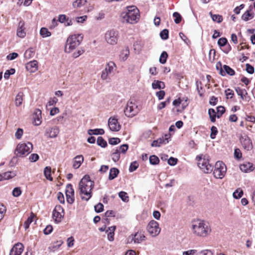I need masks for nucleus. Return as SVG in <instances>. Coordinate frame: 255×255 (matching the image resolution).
<instances>
[{
  "label": "nucleus",
  "mask_w": 255,
  "mask_h": 255,
  "mask_svg": "<svg viewBox=\"0 0 255 255\" xmlns=\"http://www.w3.org/2000/svg\"><path fill=\"white\" fill-rule=\"evenodd\" d=\"M64 216V210L60 205H56L53 211L52 217L56 223H60Z\"/></svg>",
  "instance_id": "nucleus-12"
},
{
  "label": "nucleus",
  "mask_w": 255,
  "mask_h": 255,
  "mask_svg": "<svg viewBox=\"0 0 255 255\" xmlns=\"http://www.w3.org/2000/svg\"><path fill=\"white\" fill-rule=\"evenodd\" d=\"M169 138V134H165L164 137H160L157 140H153L151 143V146L159 147L161 144H165L169 142L168 139Z\"/></svg>",
  "instance_id": "nucleus-15"
},
{
  "label": "nucleus",
  "mask_w": 255,
  "mask_h": 255,
  "mask_svg": "<svg viewBox=\"0 0 255 255\" xmlns=\"http://www.w3.org/2000/svg\"><path fill=\"white\" fill-rule=\"evenodd\" d=\"M153 89H163L165 88V86L164 83L158 80H154L152 84Z\"/></svg>",
  "instance_id": "nucleus-27"
},
{
  "label": "nucleus",
  "mask_w": 255,
  "mask_h": 255,
  "mask_svg": "<svg viewBox=\"0 0 255 255\" xmlns=\"http://www.w3.org/2000/svg\"><path fill=\"white\" fill-rule=\"evenodd\" d=\"M108 125L110 130L113 131H118L121 128L118 120L115 118H110L108 121Z\"/></svg>",
  "instance_id": "nucleus-16"
},
{
  "label": "nucleus",
  "mask_w": 255,
  "mask_h": 255,
  "mask_svg": "<svg viewBox=\"0 0 255 255\" xmlns=\"http://www.w3.org/2000/svg\"><path fill=\"white\" fill-rule=\"evenodd\" d=\"M22 134L23 129L22 128H18L15 133V136L17 139H19L21 138Z\"/></svg>",
  "instance_id": "nucleus-63"
},
{
  "label": "nucleus",
  "mask_w": 255,
  "mask_h": 255,
  "mask_svg": "<svg viewBox=\"0 0 255 255\" xmlns=\"http://www.w3.org/2000/svg\"><path fill=\"white\" fill-rule=\"evenodd\" d=\"M116 65L113 61H110L107 63L105 69L101 72V78L102 80H105L108 79V77L116 69Z\"/></svg>",
  "instance_id": "nucleus-10"
},
{
  "label": "nucleus",
  "mask_w": 255,
  "mask_h": 255,
  "mask_svg": "<svg viewBox=\"0 0 255 255\" xmlns=\"http://www.w3.org/2000/svg\"><path fill=\"white\" fill-rule=\"evenodd\" d=\"M58 21L60 23H64L65 26H70L72 25V20L69 19L65 14H60L58 16Z\"/></svg>",
  "instance_id": "nucleus-21"
},
{
  "label": "nucleus",
  "mask_w": 255,
  "mask_h": 255,
  "mask_svg": "<svg viewBox=\"0 0 255 255\" xmlns=\"http://www.w3.org/2000/svg\"><path fill=\"white\" fill-rule=\"evenodd\" d=\"M218 133L217 128L215 126H212L211 128L210 137L212 139H214Z\"/></svg>",
  "instance_id": "nucleus-51"
},
{
  "label": "nucleus",
  "mask_w": 255,
  "mask_h": 255,
  "mask_svg": "<svg viewBox=\"0 0 255 255\" xmlns=\"http://www.w3.org/2000/svg\"><path fill=\"white\" fill-rule=\"evenodd\" d=\"M223 70L224 71L225 74H227L230 76H233L235 73V71L232 68L226 65H224L223 66Z\"/></svg>",
  "instance_id": "nucleus-38"
},
{
  "label": "nucleus",
  "mask_w": 255,
  "mask_h": 255,
  "mask_svg": "<svg viewBox=\"0 0 255 255\" xmlns=\"http://www.w3.org/2000/svg\"><path fill=\"white\" fill-rule=\"evenodd\" d=\"M95 212L97 213H100L104 210V205L101 203H99L94 207Z\"/></svg>",
  "instance_id": "nucleus-54"
},
{
  "label": "nucleus",
  "mask_w": 255,
  "mask_h": 255,
  "mask_svg": "<svg viewBox=\"0 0 255 255\" xmlns=\"http://www.w3.org/2000/svg\"><path fill=\"white\" fill-rule=\"evenodd\" d=\"M242 152L240 149L236 148L234 150V156L237 159H239L242 157Z\"/></svg>",
  "instance_id": "nucleus-62"
},
{
  "label": "nucleus",
  "mask_w": 255,
  "mask_h": 255,
  "mask_svg": "<svg viewBox=\"0 0 255 255\" xmlns=\"http://www.w3.org/2000/svg\"><path fill=\"white\" fill-rule=\"evenodd\" d=\"M217 112H218V115H217V117L218 118H219L225 113V108H224V107L221 106H219L218 107H217Z\"/></svg>",
  "instance_id": "nucleus-55"
},
{
  "label": "nucleus",
  "mask_w": 255,
  "mask_h": 255,
  "mask_svg": "<svg viewBox=\"0 0 255 255\" xmlns=\"http://www.w3.org/2000/svg\"><path fill=\"white\" fill-rule=\"evenodd\" d=\"M24 22L23 21H20L18 23V27L17 29V35L20 37L23 38L26 35V33L24 31Z\"/></svg>",
  "instance_id": "nucleus-19"
},
{
  "label": "nucleus",
  "mask_w": 255,
  "mask_h": 255,
  "mask_svg": "<svg viewBox=\"0 0 255 255\" xmlns=\"http://www.w3.org/2000/svg\"><path fill=\"white\" fill-rule=\"evenodd\" d=\"M16 175L15 173L13 172L8 171L0 174V181L3 180H8Z\"/></svg>",
  "instance_id": "nucleus-24"
},
{
  "label": "nucleus",
  "mask_w": 255,
  "mask_h": 255,
  "mask_svg": "<svg viewBox=\"0 0 255 255\" xmlns=\"http://www.w3.org/2000/svg\"><path fill=\"white\" fill-rule=\"evenodd\" d=\"M147 229L149 233L153 237L157 236L160 232L158 223L154 220H152L148 223Z\"/></svg>",
  "instance_id": "nucleus-11"
},
{
  "label": "nucleus",
  "mask_w": 255,
  "mask_h": 255,
  "mask_svg": "<svg viewBox=\"0 0 255 255\" xmlns=\"http://www.w3.org/2000/svg\"><path fill=\"white\" fill-rule=\"evenodd\" d=\"M138 163L137 161H134L133 162H132L129 166V171L130 172H132L134 171H135L138 167Z\"/></svg>",
  "instance_id": "nucleus-49"
},
{
  "label": "nucleus",
  "mask_w": 255,
  "mask_h": 255,
  "mask_svg": "<svg viewBox=\"0 0 255 255\" xmlns=\"http://www.w3.org/2000/svg\"><path fill=\"white\" fill-rule=\"evenodd\" d=\"M37 61L36 60H33L28 62L26 65V68L30 72H34L38 69Z\"/></svg>",
  "instance_id": "nucleus-20"
},
{
  "label": "nucleus",
  "mask_w": 255,
  "mask_h": 255,
  "mask_svg": "<svg viewBox=\"0 0 255 255\" xmlns=\"http://www.w3.org/2000/svg\"><path fill=\"white\" fill-rule=\"evenodd\" d=\"M173 16L175 18L174 22L176 24L179 23L182 19L181 15L177 12H174L173 14Z\"/></svg>",
  "instance_id": "nucleus-50"
},
{
  "label": "nucleus",
  "mask_w": 255,
  "mask_h": 255,
  "mask_svg": "<svg viewBox=\"0 0 255 255\" xmlns=\"http://www.w3.org/2000/svg\"><path fill=\"white\" fill-rule=\"evenodd\" d=\"M51 168L50 166H46L44 169V175L45 178L50 181H52L53 178L51 176Z\"/></svg>",
  "instance_id": "nucleus-33"
},
{
  "label": "nucleus",
  "mask_w": 255,
  "mask_h": 255,
  "mask_svg": "<svg viewBox=\"0 0 255 255\" xmlns=\"http://www.w3.org/2000/svg\"><path fill=\"white\" fill-rule=\"evenodd\" d=\"M40 34L43 37H46L51 35V32L47 28L42 27L40 30Z\"/></svg>",
  "instance_id": "nucleus-39"
},
{
  "label": "nucleus",
  "mask_w": 255,
  "mask_h": 255,
  "mask_svg": "<svg viewBox=\"0 0 255 255\" xmlns=\"http://www.w3.org/2000/svg\"><path fill=\"white\" fill-rule=\"evenodd\" d=\"M83 39V37L80 34L69 36L65 46V51L67 53H70L80 44Z\"/></svg>",
  "instance_id": "nucleus-3"
},
{
  "label": "nucleus",
  "mask_w": 255,
  "mask_h": 255,
  "mask_svg": "<svg viewBox=\"0 0 255 255\" xmlns=\"http://www.w3.org/2000/svg\"><path fill=\"white\" fill-rule=\"evenodd\" d=\"M197 159L198 161V167L202 170L204 172L209 173L213 171V167L212 164L209 163V160L207 158H206L205 156L203 158L201 156H198L197 157Z\"/></svg>",
  "instance_id": "nucleus-7"
},
{
  "label": "nucleus",
  "mask_w": 255,
  "mask_h": 255,
  "mask_svg": "<svg viewBox=\"0 0 255 255\" xmlns=\"http://www.w3.org/2000/svg\"><path fill=\"white\" fill-rule=\"evenodd\" d=\"M21 194V191L20 187H15L12 191V195L14 197H18Z\"/></svg>",
  "instance_id": "nucleus-56"
},
{
  "label": "nucleus",
  "mask_w": 255,
  "mask_h": 255,
  "mask_svg": "<svg viewBox=\"0 0 255 255\" xmlns=\"http://www.w3.org/2000/svg\"><path fill=\"white\" fill-rule=\"evenodd\" d=\"M97 143L98 145L102 147H105L107 145V141L102 136H99L98 137Z\"/></svg>",
  "instance_id": "nucleus-40"
},
{
  "label": "nucleus",
  "mask_w": 255,
  "mask_h": 255,
  "mask_svg": "<svg viewBox=\"0 0 255 255\" xmlns=\"http://www.w3.org/2000/svg\"><path fill=\"white\" fill-rule=\"evenodd\" d=\"M120 142V139L118 137H112L109 139V143L111 145H116Z\"/></svg>",
  "instance_id": "nucleus-52"
},
{
  "label": "nucleus",
  "mask_w": 255,
  "mask_h": 255,
  "mask_svg": "<svg viewBox=\"0 0 255 255\" xmlns=\"http://www.w3.org/2000/svg\"><path fill=\"white\" fill-rule=\"evenodd\" d=\"M177 159L173 157H170L168 160V163L171 166L175 165L177 162Z\"/></svg>",
  "instance_id": "nucleus-64"
},
{
  "label": "nucleus",
  "mask_w": 255,
  "mask_h": 255,
  "mask_svg": "<svg viewBox=\"0 0 255 255\" xmlns=\"http://www.w3.org/2000/svg\"><path fill=\"white\" fill-rule=\"evenodd\" d=\"M168 57V54L166 52L163 51L160 55L159 58V62L161 64H165L166 62L167 58Z\"/></svg>",
  "instance_id": "nucleus-44"
},
{
  "label": "nucleus",
  "mask_w": 255,
  "mask_h": 255,
  "mask_svg": "<svg viewBox=\"0 0 255 255\" xmlns=\"http://www.w3.org/2000/svg\"><path fill=\"white\" fill-rule=\"evenodd\" d=\"M15 73V69L11 68L10 70H7L4 74V78L5 79L9 78L10 75L13 74Z\"/></svg>",
  "instance_id": "nucleus-53"
},
{
  "label": "nucleus",
  "mask_w": 255,
  "mask_h": 255,
  "mask_svg": "<svg viewBox=\"0 0 255 255\" xmlns=\"http://www.w3.org/2000/svg\"><path fill=\"white\" fill-rule=\"evenodd\" d=\"M191 229L193 233L195 236L202 237H207L211 231L209 223L207 222L200 220L193 221Z\"/></svg>",
  "instance_id": "nucleus-2"
},
{
  "label": "nucleus",
  "mask_w": 255,
  "mask_h": 255,
  "mask_svg": "<svg viewBox=\"0 0 255 255\" xmlns=\"http://www.w3.org/2000/svg\"><path fill=\"white\" fill-rule=\"evenodd\" d=\"M128 144H124L122 145L118 149L120 150V153H125L128 149Z\"/></svg>",
  "instance_id": "nucleus-59"
},
{
  "label": "nucleus",
  "mask_w": 255,
  "mask_h": 255,
  "mask_svg": "<svg viewBox=\"0 0 255 255\" xmlns=\"http://www.w3.org/2000/svg\"><path fill=\"white\" fill-rule=\"evenodd\" d=\"M32 147V144L30 142L19 143L14 150V154L16 157H24L31 152Z\"/></svg>",
  "instance_id": "nucleus-5"
},
{
  "label": "nucleus",
  "mask_w": 255,
  "mask_h": 255,
  "mask_svg": "<svg viewBox=\"0 0 255 255\" xmlns=\"http://www.w3.org/2000/svg\"><path fill=\"white\" fill-rule=\"evenodd\" d=\"M208 114L210 116L211 121L214 123L216 121V117L215 111L213 109H210L208 110Z\"/></svg>",
  "instance_id": "nucleus-41"
},
{
  "label": "nucleus",
  "mask_w": 255,
  "mask_h": 255,
  "mask_svg": "<svg viewBox=\"0 0 255 255\" xmlns=\"http://www.w3.org/2000/svg\"><path fill=\"white\" fill-rule=\"evenodd\" d=\"M34 217L33 213H31V215L27 218V220L24 222V226L25 229L28 228L29 225L32 222Z\"/></svg>",
  "instance_id": "nucleus-46"
},
{
  "label": "nucleus",
  "mask_w": 255,
  "mask_h": 255,
  "mask_svg": "<svg viewBox=\"0 0 255 255\" xmlns=\"http://www.w3.org/2000/svg\"><path fill=\"white\" fill-rule=\"evenodd\" d=\"M145 236L140 233H136L134 234V237L132 238L134 243L139 244L144 240Z\"/></svg>",
  "instance_id": "nucleus-26"
},
{
  "label": "nucleus",
  "mask_w": 255,
  "mask_h": 255,
  "mask_svg": "<svg viewBox=\"0 0 255 255\" xmlns=\"http://www.w3.org/2000/svg\"><path fill=\"white\" fill-rule=\"evenodd\" d=\"M84 161V157L82 155H77L73 162V167L75 169H78L81 166Z\"/></svg>",
  "instance_id": "nucleus-22"
},
{
  "label": "nucleus",
  "mask_w": 255,
  "mask_h": 255,
  "mask_svg": "<svg viewBox=\"0 0 255 255\" xmlns=\"http://www.w3.org/2000/svg\"><path fill=\"white\" fill-rule=\"evenodd\" d=\"M254 17V15L250 13V10H247L242 16V18L243 20L247 21Z\"/></svg>",
  "instance_id": "nucleus-36"
},
{
  "label": "nucleus",
  "mask_w": 255,
  "mask_h": 255,
  "mask_svg": "<svg viewBox=\"0 0 255 255\" xmlns=\"http://www.w3.org/2000/svg\"><path fill=\"white\" fill-rule=\"evenodd\" d=\"M41 111L39 109H36L33 116V123L35 126H39L41 123Z\"/></svg>",
  "instance_id": "nucleus-18"
},
{
  "label": "nucleus",
  "mask_w": 255,
  "mask_h": 255,
  "mask_svg": "<svg viewBox=\"0 0 255 255\" xmlns=\"http://www.w3.org/2000/svg\"><path fill=\"white\" fill-rule=\"evenodd\" d=\"M104 133H105V131L102 128H97V129H90L88 130V133L90 135H92V134L102 135V134H104Z\"/></svg>",
  "instance_id": "nucleus-30"
},
{
  "label": "nucleus",
  "mask_w": 255,
  "mask_h": 255,
  "mask_svg": "<svg viewBox=\"0 0 255 255\" xmlns=\"http://www.w3.org/2000/svg\"><path fill=\"white\" fill-rule=\"evenodd\" d=\"M139 111L140 109L136 104L131 100L128 102L124 110L125 116L128 118H132L135 116Z\"/></svg>",
  "instance_id": "nucleus-6"
},
{
  "label": "nucleus",
  "mask_w": 255,
  "mask_h": 255,
  "mask_svg": "<svg viewBox=\"0 0 255 255\" xmlns=\"http://www.w3.org/2000/svg\"><path fill=\"white\" fill-rule=\"evenodd\" d=\"M116 227L113 226L109 228V232L108 233V238L110 241H113L114 240V232Z\"/></svg>",
  "instance_id": "nucleus-32"
},
{
  "label": "nucleus",
  "mask_w": 255,
  "mask_h": 255,
  "mask_svg": "<svg viewBox=\"0 0 255 255\" xmlns=\"http://www.w3.org/2000/svg\"><path fill=\"white\" fill-rule=\"evenodd\" d=\"M243 195V190L239 188L237 189L233 194V197L235 199H239Z\"/></svg>",
  "instance_id": "nucleus-45"
},
{
  "label": "nucleus",
  "mask_w": 255,
  "mask_h": 255,
  "mask_svg": "<svg viewBox=\"0 0 255 255\" xmlns=\"http://www.w3.org/2000/svg\"><path fill=\"white\" fill-rule=\"evenodd\" d=\"M128 11L123 16L124 21L128 23L133 24L137 22L139 19V10L135 6L128 7Z\"/></svg>",
  "instance_id": "nucleus-4"
},
{
  "label": "nucleus",
  "mask_w": 255,
  "mask_h": 255,
  "mask_svg": "<svg viewBox=\"0 0 255 255\" xmlns=\"http://www.w3.org/2000/svg\"><path fill=\"white\" fill-rule=\"evenodd\" d=\"M129 54V50L128 48L127 47L121 52V54L120 55L121 59L123 61H126L128 58Z\"/></svg>",
  "instance_id": "nucleus-29"
},
{
  "label": "nucleus",
  "mask_w": 255,
  "mask_h": 255,
  "mask_svg": "<svg viewBox=\"0 0 255 255\" xmlns=\"http://www.w3.org/2000/svg\"><path fill=\"white\" fill-rule=\"evenodd\" d=\"M240 168L244 172H248L253 170V164L250 162H245L241 164Z\"/></svg>",
  "instance_id": "nucleus-23"
},
{
  "label": "nucleus",
  "mask_w": 255,
  "mask_h": 255,
  "mask_svg": "<svg viewBox=\"0 0 255 255\" xmlns=\"http://www.w3.org/2000/svg\"><path fill=\"white\" fill-rule=\"evenodd\" d=\"M119 38V32L118 31L111 29L108 30L105 34V39L106 42L112 45H116Z\"/></svg>",
  "instance_id": "nucleus-8"
},
{
  "label": "nucleus",
  "mask_w": 255,
  "mask_h": 255,
  "mask_svg": "<svg viewBox=\"0 0 255 255\" xmlns=\"http://www.w3.org/2000/svg\"><path fill=\"white\" fill-rule=\"evenodd\" d=\"M94 186V182L91 180L89 175H85L79 182V190L81 194L84 195L81 196L83 200L88 201L92 197V190Z\"/></svg>",
  "instance_id": "nucleus-1"
},
{
  "label": "nucleus",
  "mask_w": 255,
  "mask_h": 255,
  "mask_svg": "<svg viewBox=\"0 0 255 255\" xmlns=\"http://www.w3.org/2000/svg\"><path fill=\"white\" fill-rule=\"evenodd\" d=\"M240 141L245 149L250 150L252 149V142L247 135H241L240 137Z\"/></svg>",
  "instance_id": "nucleus-13"
},
{
  "label": "nucleus",
  "mask_w": 255,
  "mask_h": 255,
  "mask_svg": "<svg viewBox=\"0 0 255 255\" xmlns=\"http://www.w3.org/2000/svg\"><path fill=\"white\" fill-rule=\"evenodd\" d=\"M59 132V128L55 126L51 128H47L45 135L49 138H55L57 136Z\"/></svg>",
  "instance_id": "nucleus-17"
},
{
  "label": "nucleus",
  "mask_w": 255,
  "mask_h": 255,
  "mask_svg": "<svg viewBox=\"0 0 255 255\" xmlns=\"http://www.w3.org/2000/svg\"><path fill=\"white\" fill-rule=\"evenodd\" d=\"M227 168L225 164L222 161H217L215 165V169L213 174L216 178H223L226 172Z\"/></svg>",
  "instance_id": "nucleus-9"
},
{
  "label": "nucleus",
  "mask_w": 255,
  "mask_h": 255,
  "mask_svg": "<svg viewBox=\"0 0 255 255\" xmlns=\"http://www.w3.org/2000/svg\"><path fill=\"white\" fill-rule=\"evenodd\" d=\"M216 69L220 71L219 73L222 76H225V73L223 70V67H222V64L219 62L216 64Z\"/></svg>",
  "instance_id": "nucleus-57"
},
{
  "label": "nucleus",
  "mask_w": 255,
  "mask_h": 255,
  "mask_svg": "<svg viewBox=\"0 0 255 255\" xmlns=\"http://www.w3.org/2000/svg\"><path fill=\"white\" fill-rule=\"evenodd\" d=\"M209 59L210 61H213L215 60L216 56V51L214 49H211L209 51Z\"/></svg>",
  "instance_id": "nucleus-58"
},
{
  "label": "nucleus",
  "mask_w": 255,
  "mask_h": 255,
  "mask_svg": "<svg viewBox=\"0 0 255 255\" xmlns=\"http://www.w3.org/2000/svg\"><path fill=\"white\" fill-rule=\"evenodd\" d=\"M87 3V0H76L73 2V6L74 8H80L84 6Z\"/></svg>",
  "instance_id": "nucleus-34"
},
{
  "label": "nucleus",
  "mask_w": 255,
  "mask_h": 255,
  "mask_svg": "<svg viewBox=\"0 0 255 255\" xmlns=\"http://www.w3.org/2000/svg\"><path fill=\"white\" fill-rule=\"evenodd\" d=\"M68 194L70 195H74V191L71 184H68L66 186V195Z\"/></svg>",
  "instance_id": "nucleus-47"
},
{
  "label": "nucleus",
  "mask_w": 255,
  "mask_h": 255,
  "mask_svg": "<svg viewBox=\"0 0 255 255\" xmlns=\"http://www.w3.org/2000/svg\"><path fill=\"white\" fill-rule=\"evenodd\" d=\"M168 30L166 29H164L160 32V36L161 39L166 40L168 38Z\"/></svg>",
  "instance_id": "nucleus-48"
},
{
  "label": "nucleus",
  "mask_w": 255,
  "mask_h": 255,
  "mask_svg": "<svg viewBox=\"0 0 255 255\" xmlns=\"http://www.w3.org/2000/svg\"><path fill=\"white\" fill-rule=\"evenodd\" d=\"M149 162L152 165L158 164L159 162L158 157L154 155H152L149 157Z\"/></svg>",
  "instance_id": "nucleus-42"
},
{
  "label": "nucleus",
  "mask_w": 255,
  "mask_h": 255,
  "mask_svg": "<svg viewBox=\"0 0 255 255\" xmlns=\"http://www.w3.org/2000/svg\"><path fill=\"white\" fill-rule=\"evenodd\" d=\"M246 71L248 73H249L250 74H252L254 73L255 69H254V68L253 66H252L251 65H250V64H248V63L246 64Z\"/></svg>",
  "instance_id": "nucleus-61"
},
{
  "label": "nucleus",
  "mask_w": 255,
  "mask_h": 255,
  "mask_svg": "<svg viewBox=\"0 0 255 255\" xmlns=\"http://www.w3.org/2000/svg\"><path fill=\"white\" fill-rule=\"evenodd\" d=\"M119 197L124 202H128L129 200V197L128 196V194L124 191H121L119 193Z\"/></svg>",
  "instance_id": "nucleus-43"
},
{
  "label": "nucleus",
  "mask_w": 255,
  "mask_h": 255,
  "mask_svg": "<svg viewBox=\"0 0 255 255\" xmlns=\"http://www.w3.org/2000/svg\"><path fill=\"white\" fill-rule=\"evenodd\" d=\"M119 173V170L117 168H112L110 169V173L109 175V180H113L115 179Z\"/></svg>",
  "instance_id": "nucleus-28"
},
{
  "label": "nucleus",
  "mask_w": 255,
  "mask_h": 255,
  "mask_svg": "<svg viewBox=\"0 0 255 255\" xmlns=\"http://www.w3.org/2000/svg\"><path fill=\"white\" fill-rule=\"evenodd\" d=\"M24 246L22 244L17 243L15 244L10 251L9 255H21L23 252Z\"/></svg>",
  "instance_id": "nucleus-14"
},
{
  "label": "nucleus",
  "mask_w": 255,
  "mask_h": 255,
  "mask_svg": "<svg viewBox=\"0 0 255 255\" xmlns=\"http://www.w3.org/2000/svg\"><path fill=\"white\" fill-rule=\"evenodd\" d=\"M35 50L33 48H30L26 50L24 53V57L26 59H29L34 56Z\"/></svg>",
  "instance_id": "nucleus-37"
},
{
  "label": "nucleus",
  "mask_w": 255,
  "mask_h": 255,
  "mask_svg": "<svg viewBox=\"0 0 255 255\" xmlns=\"http://www.w3.org/2000/svg\"><path fill=\"white\" fill-rule=\"evenodd\" d=\"M227 39L226 38L222 37L219 39L218 44L220 46L223 47L227 44Z\"/></svg>",
  "instance_id": "nucleus-60"
},
{
  "label": "nucleus",
  "mask_w": 255,
  "mask_h": 255,
  "mask_svg": "<svg viewBox=\"0 0 255 255\" xmlns=\"http://www.w3.org/2000/svg\"><path fill=\"white\" fill-rule=\"evenodd\" d=\"M24 94L22 92H19L15 98V104L16 107H19L21 105L23 102V97Z\"/></svg>",
  "instance_id": "nucleus-25"
},
{
  "label": "nucleus",
  "mask_w": 255,
  "mask_h": 255,
  "mask_svg": "<svg viewBox=\"0 0 255 255\" xmlns=\"http://www.w3.org/2000/svg\"><path fill=\"white\" fill-rule=\"evenodd\" d=\"M209 14L211 15L212 20L215 22L221 23L223 21V17L221 15L214 14L212 13V12H210Z\"/></svg>",
  "instance_id": "nucleus-35"
},
{
  "label": "nucleus",
  "mask_w": 255,
  "mask_h": 255,
  "mask_svg": "<svg viewBox=\"0 0 255 255\" xmlns=\"http://www.w3.org/2000/svg\"><path fill=\"white\" fill-rule=\"evenodd\" d=\"M112 160L115 162H117L120 158V152L118 148L113 150L111 155Z\"/></svg>",
  "instance_id": "nucleus-31"
}]
</instances>
